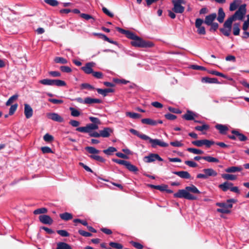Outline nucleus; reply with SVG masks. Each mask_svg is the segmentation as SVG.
Here are the masks:
<instances>
[{
	"instance_id": "nucleus-58",
	"label": "nucleus",
	"mask_w": 249,
	"mask_h": 249,
	"mask_svg": "<svg viewBox=\"0 0 249 249\" xmlns=\"http://www.w3.org/2000/svg\"><path fill=\"white\" fill-rule=\"evenodd\" d=\"M78 233L79 234L84 237H90L92 235L91 233L86 231L82 230H79L78 231Z\"/></svg>"
},
{
	"instance_id": "nucleus-60",
	"label": "nucleus",
	"mask_w": 249,
	"mask_h": 249,
	"mask_svg": "<svg viewBox=\"0 0 249 249\" xmlns=\"http://www.w3.org/2000/svg\"><path fill=\"white\" fill-rule=\"evenodd\" d=\"M217 211L219 213H224V214L230 213L231 212L230 209L224 208H218L217 209Z\"/></svg>"
},
{
	"instance_id": "nucleus-39",
	"label": "nucleus",
	"mask_w": 249,
	"mask_h": 249,
	"mask_svg": "<svg viewBox=\"0 0 249 249\" xmlns=\"http://www.w3.org/2000/svg\"><path fill=\"white\" fill-rule=\"evenodd\" d=\"M233 34L234 36H238L240 34V24L238 23H235L233 26Z\"/></svg>"
},
{
	"instance_id": "nucleus-62",
	"label": "nucleus",
	"mask_w": 249,
	"mask_h": 249,
	"mask_svg": "<svg viewBox=\"0 0 249 249\" xmlns=\"http://www.w3.org/2000/svg\"><path fill=\"white\" fill-rule=\"evenodd\" d=\"M49 74L53 77H60L61 74L60 72L58 71H50L48 72Z\"/></svg>"
},
{
	"instance_id": "nucleus-46",
	"label": "nucleus",
	"mask_w": 249,
	"mask_h": 249,
	"mask_svg": "<svg viewBox=\"0 0 249 249\" xmlns=\"http://www.w3.org/2000/svg\"><path fill=\"white\" fill-rule=\"evenodd\" d=\"M208 72L209 73L211 74L215 75L216 76H220V77H223L225 78H228L227 75L224 74L222 73H221L220 72L216 71H214V70L208 71Z\"/></svg>"
},
{
	"instance_id": "nucleus-13",
	"label": "nucleus",
	"mask_w": 249,
	"mask_h": 249,
	"mask_svg": "<svg viewBox=\"0 0 249 249\" xmlns=\"http://www.w3.org/2000/svg\"><path fill=\"white\" fill-rule=\"evenodd\" d=\"M172 3L173 4L172 8L173 11L177 14H182L185 10V7L180 4H179L174 1L172 0Z\"/></svg>"
},
{
	"instance_id": "nucleus-29",
	"label": "nucleus",
	"mask_w": 249,
	"mask_h": 249,
	"mask_svg": "<svg viewBox=\"0 0 249 249\" xmlns=\"http://www.w3.org/2000/svg\"><path fill=\"white\" fill-rule=\"evenodd\" d=\"M129 131L133 134L138 136V137H139L140 138H141L142 140H146V139H148L147 135H146L145 134H141L139 131H138L137 130H136L134 129L131 128L129 130Z\"/></svg>"
},
{
	"instance_id": "nucleus-30",
	"label": "nucleus",
	"mask_w": 249,
	"mask_h": 249,
	"mask_svg": "<svg viewBox=\"0 0 249 249\" xmlns=\"http://www.w3.org/2000/svg\"><path fill=\"white\" fill-rule=\"evenodd\" d=\"M141 122L143 124H149L153 126L156 125L158 124L157 121L152 120L150 118H144L141 120Z\"/></svg>"
},
{
	"instance_id": "nucleus-36",
	"label": "nucleus",
	"mask_w": 249,
	"mask_h": 249,
	"mask_svg": "<svg viewBox=\"0 0 249 249\" xmlns=\"http://www.w3.org/2000/svg\"><path fill=\"white\" fill-rule=\"evenodd\" d=\"M56 249H72L70 245L64 242H59L57 244Z\"/></svg>"
},
{
	"instance_id": "nucleus-49",
	"label": "nucleus",
	"mask_w": 249,
	"mask_h": 249,
	"mask_svg": "<svg viewBox=\"0 0 249 249\" xmlns=\"http://www.w3.org/2000/svg\"><path fill=\"white\" fill-rule=\"evenodd\" d=\"M43 140L47 142H53L54 140L53 137L49 134V133H46L44 136H43Z\"/></svg>"
},
{
	"instance_id": "nucleus-50",
	"label": "nucleus",
	"mask_w": 249,
	"mask_h": 249,
	"mask_svg": "<svg viewBox=\"0 0 249 249\" xmlns=\"http://www.w3.org/2000/svg\"><path fill=\"white\" fill-rule=\"evenodd\" d=\"M47 209L45 208H41L39 209H37L34 211V213L35 214H39L42 213H47Z\"/></svg>"
},
{
	"instance_id": "nucleus-56",
	"label": "nucleus",
	"mask_w": 249,
	"mask_h": 249,
	"mask_svg": "<svg viewBox=\"0 0 249 249\" xmlns=\"http://www.w3.org/2000/svg\"><path fill=\"white\" fill-rule=\"evenodd\" d=\"M112 161H114V162H116L119 164L123 165L125 166H126V165L128 162V161L117 159H113Z\"/></svg>"
},
{
	"instance_id": "nucleus-64",
	"label": "nucleus",
	"mask_w": 249,
	"mask_h": 249,
	"mask_svg": "<svg viewBox=\"0 0 249 249\" xmlns=\"http://www.w3.org/2000/svg\"><path fill=\"white\" fill-rule=\"evenodd\" d=\"M89 119L93 124H96L99 125L101 124V121L98 118L89 117Z\"/></svg>"
},
{
	"instance_id": "nucleus-61",
	"label": "nucleus",
	"mask_w": 249,
	"mask_h": 249,
	"mask_svg": "<svg viewBox=\"0 0 249 249\" xmlns=\"http://www.w3.org/2000/svg\"><path fill=\"white\" fill-rule=\"evenodd\" d=\"M41 150L43 153H53L51 148L48 146H44L41 148Z\"/></svg>"
},
{
	"instance_id": "nucleus-41",
	"label": "nucleus",
	"mask_w": 249,
	"mask_h": 249,
	"mask_svg": "<svg viewBox=\"0 0 249 249\" xmlns=\"http://www.w3.org/2000/svg\"><path fill=\"white\" fill-rule=\"evenodd\" d=\"M187 150L195 154L201 155L204 154V152L202 150L194 148H188Z\"/></svg>"
},
{
	"instance_id": "nucleus-24",
	"label": "nucleus",
	"mask_w": 249,
	"mask_h": 249,
	"mask_svg": "<svg viewBox=\"0 0 249 249\" xmlns=\"http://www.w3.org/2000/svg\"><path fill=\"white\" fill-rule=\"evenodd\" d=\"M51 86H56L57 87H63L66 86V83L62 80L51 79Z\"/></svg>"
},
{
	"instance_id": "nucleus-1",
	"label": "nucleus",
	"mask_w": 249,
	"mask_h": 249,
	"mask_svg": "<svg viewBox=\"0 0 249 249\" xmlns=\"http://www.w3.org/2000/svg\"><path fill=\"white\" fill-rule=\"evenodd\" d=\"M116 29L120 33L125 35L127 38L131 39L130 44L133 47L151 48L154 46V44L152 42L143 40L131 31L125 30L118 27H116Z\"/></svg>"
},
{
	"instance_id": "nucleus-52",
	"label": "nucleus",
	"mask_w": 249,
	"mask_h": 249,
	"mask_svg": "<svg viewBox=\"0 0 249 249\" xmlns=\"http://www.w3.org/2000/svg\"><path fill=\"white\" fill-rule=\"evenodd\" d=\"M60 71L63 72L71 73L72 71L71 69L67 66H62L59 68Z\"/></svg>"
},
{
	"instance_id": "nucleus-26",
	"label": "nucleus",
	"mask_w": 249,
	"mask_h": 249,
	"mask_svg": "<svg viewBox=\"0 0 249 249\" xmlns=\"http://www.w3.org/2000/svg\"><path fill=\"white\" fill-rule=\"evenodd\" d=\"M231 133L235 135L239 141L244 142L247 140V137L243 134L242 133H240L238 131L236 130H232L231 131Z\"/></svg>"
},
{
	"instance_id": "nucleus-3",
	"label": "nucleus",
	"mask_w": 249,
	"mask_h": 249,
	"mask_svg": "<svg viewBox=\"0 0 249 249\" xmlns=\"http://www.w3.org/2000/svg\"><path fill=\"white\" fill-rule=\"evenodd\" d=\"M246 13V4H242L239 6L238 9L235 12V13L228 19L232 22L236 19L242 20Z\"/></svg>"
},
{
	"instance_id": "nucleus-16",
	"label": "nucleus",
	"mask_w": 249,
	"mask_h": 249,
	"mask_svg": "<svg viewBox=\"0 0 249 249\" xmlns=\"http://www.w3.org/2000/svg\"><path fill=\"white\" fill-rule=\"evenodd\" d=\"M93 62L87 63L85 66L81 68V70L83 71L86 74H91L93 72L92 67L94 66Z\"/></svg>"
},
{
	"instance_id": "nucleus-45",
	"label": "nucleus",
	"mask_w": 249,
	"mask_h": 249,
	"mask_svg": "<svg viewBox=\"0 0 249 249\" xmlns=\"http://www.w3.org/2000/svg\"><path fill=\"white\" fill-rule=\"evenodd\" d=\"M203 160L209 162H219V160L216 158L212 157L211 156H205Z\"/></svg>"
},
{
	"instance_id": "nucleus-21",
	"label": "nucleus",
	"mask_w": 249,
	"mask_h": 249,
	"mask_svg": "<svg viewBox=\"0 0 249 249\" xmlns=\"http://www.w3.org/2000/svg\"><path fill=\"white\" fill-rule=\"evenodd\" d=\"M233 184L231 182L225 181L224 183L218 185V188L222 190L223 192H226L228 190H230Z\"/></svg>"
},
{
	"instance_id": "nucleus-11",
	"label": "nucleus",
	"mask_w": 249,
	"mask_h": 249,
	"mask_svg": "<svg viewBox=\"0 0 249 249\" xmlns=\"http://www.w3.org/2000/svg\"><path fill=\"white\" fill-rule=\"evenodd\" d=\"M237 202V200L234 199V198H231L228 199L227 200V203H220V202H217L216 203V205L217 206L220 207L221 208H227V209H231L232 207V203H235Z\"/></svg>"
},
{
	"instance_id": "nucleus-57",
	"label": "nucleus",
	"mask_w": 249,
	"mask_h": 249,
	"mask_svg": "<svg viewBox=\"0 0 249 249\" xmlns=\"http://www.w3.org/2000/svg\"><path fill=\"white\" fill-rule=\"evenodd\" d=\"M18 106L17 104L12 105L9 109V115H12L16 111Z\"/></svg>"
},
{
	"instance_id": "nucleus-38",
	"label": "nucleus",
	"mask_w": 249,
	"mask_h": 249,
	"mask_svg": "<svg viewBox=\"0 0 249 249\" xmlns=\"http://www.w3.org/2000/svg\"><path fill=\"white\" fill-rule=\"evenodd\" d=\"M221 176L223 178L226 180H234L237 178L236 176L232 174H223Z\"/></svg>"
},
{
	"instance_id": "nucleus-31",
	"label": "nucleus",
	"mask_w": 249,
	"mask_h": 249,
	"mask_svg": "<svg viewBox=\"0 0 249 249\" xmlns=\"http://www.w3.org/2000/svg\"><path fill=\"white\" fill-rule=\"evenodd\" d=\"M202 82L206 83H216L219 84L218 80L216 78H210L208 77H204L202 78Z\"/></svg>"
},
{
	"instance_id": "nucleus-23",
	"label": "nucleus",
	"mask_w": 249,
	"mask_h": 249,
	"mask_svg": "<svg viewBox=\"0 0 249 249\" xmlns=\"http://www.w3.org/2000/svg\"><path fill=\"white\" fill-rule=\"evenodd\" d=\"M202 171L205 173L207 178L211 176L215 177L217 175V172L212 168L204 169Z\"/></svg>"
},
{
	"instance_id": "nucleus-33",
	"label": "nucleus",
	"mask_w": 249,
	"mask_h": 249,
	"mask_svg": "<svg viewBox=\"0 0 249 249\" xmlns=\"http://www.w3.org/2000/svg\"><path fill=\"white\" fill-rule=\"evenodd\" d=\"M59 216L61 219L65 221L70 220L73 218L72 214L68 212L60 214Z\"/></svg>"
},
{
	"instance_id": "nucleus-44",
	"label": "nucleus",
	"mask_w": 249,
	"mask_h": 249,
	"mask_svg": "<svg viewBox=\"0 0 249 249\" xmlns=\"http://www.w3.org/2000/svg\"><path fill=\"white\" fill-rule=\"evenodd\" d=\"M18 97V94H15L11 97H10L9 99L6 102V106H9L12 104L14 101L16 100Z\"/></svg>"
},
{
	"instance_id": "nucleus-20",
	"label": "nucleus",
	"mask_w": 249,
	"mask_h": 249,
	"mask_svg": "<svg viewBox=\"0 0 249 249\" xmlns=\"http://www.w3.org/2000/svg\"><path fill=\"white\" fill-rule=\"evenodd\" d=\"M215 128L219 131V133L222 135H225L229 130L228 127L226 125L222 124H216Z\"/></svg>"
},
{
	"instance_id": "nucleus-59",
	"label": "nucleus",
	"mask_w": 249,
	"mask_h": 249,
	"mask_svg": "<svg viewBox=\"0 0 249 249\" xmlns=\"http://www.w3.org/2000/svg\"><path fill=\"white\" fill-rule=\"evenodd\" d=\"M80 16L81 18H82L87 20H88L90 19H92L94 21L95 20L94 18L92 16L89 15V14L82 13V14H80Z\"/></svg>"
},
{
	"instance_id": "nucleus-6",
	"label": "nucleus",
	"mask_w": 249,
	"mask_h": 249,
	"mask_svg": "<svg viewBox=\"0 0 249 249\" xmlns=\"http://www.w3.org/2000/svg\"><path fill=\"white\" fill-rule=\"evenodd\" d=\"M232 22L227 19L223 24L224 28H220V31L225 36H229L230 35Z\"/></svg>"
},
{
	"instance_id": "nucleus-2",
	"label": "nucleus",
	"mask_w": 249,
	"mask_h": 249,
	"mask_svg": "<svg viewBox=\"0 0 249 249\" xmlns=\"http://www.w3.org/2000/svg\"><path fill=\"white\" fill-rule=\"evenodd\" d=\"M199 194L200 192L196 186L192 184L190 186H186L184 189L179 190L178 192L174 194L175 198H185L189 200H195L197 199V197L190 194Z\"/></svg>"
},
{
	"instance_id": "nucleus-34",
	"label": "nucleus",
	"mask_w": 249,
	"mask_h": 249,
	"mask_svg": "<svg viewBox=\"0 0 249 249\" xmlns=\"http://www.w3.org/2000/svg\"><path fill=\"white\" fill-rule=\"evenodd\" d=\"M243 170L241 166H231L227 168L225 171L228 173H235L240 172Z\"/></svg>"
},
{
	"instance_id": "nucleus-15",
	"label": "nucleus",
	"mask_w": 249,
	"mask_h": 249,
	"mask_svg": "<svg viewBox=\"0 0 249 249\" xmlns=\"http://www.w3.org/2000/svg\"><path fill=\"white\" fill-rule=\"evenodd\" d=\"M216 14L215 13L210 14L207 16H206L205 20H203V23L206 24V25H210L213 22V21L216 18Z\"/></svg>"
},
{
	"instance_id": "nucleus-9",
	"label": "nucleus",
	"mask_w": 249,
	"mask_h": 249,
	"mask_svg": "<svg viewBox=\"0 0 249 249\" xmlns=\"http://www.w3.org/2000/svg\"><path fill=\"white\" fill-rule=\"evenodd\" d=\"M203 20L201 18H196L195 21L196 27L197 29V32L199 35H205L206 31L204 26H202Z\"/></svg>"
},
{
	"instance_id": "nucleus-42",
	"label": "nucleus",
	"mask_w": 249,
	"mask_h": 249,
	"mask_svg": "<svg viewBox=\"0 0 249 249\" xmlns=\"http://www.w3.org/2000/svg\"><path fill=\"white\" fill-rule=\"evenodd\" d=\"M116 151L117 149L116 148L110 146L107 149L104 150L103 152L107 155H111L113 152Z\"/></svg>"
},
{
	"instance_id": "nucleus-63",
	"label": "nucleus",
	"mask_w": 249,
	"mask_h": 249,
	"mask_svg": "<svg viewBox=\"0 0 249 249\" xmlns=\"http://www.w3.org/2000/svg\"><path fill=\"white\" fill-rule=\"evenodd\" d=\"M168 109L169 111L174 113L180 114L182 112V111L179 109L174 108L171 107H169Z\"/></svg>"
},
{
	"instance_id": "nucleus-27",
	"label": "nucleus",
	"mask_w": 249,
	"mask_h": 249,
	"mask_svg": "<svg viewBox=\"0 0 249 249\" xmlns=\"http://www.w3.org/2000/svg\"><path fill=\"white\" fill-rule=\"evenodd\" d=\"M96 90L98 93L102 95L104 97L107 96L108 93L114 92V89L111 88L102 89H96Z\"/></svg>"
},
{
	"instance_id": "nucleus-55",
	"label": "nucleus",
	"mask_w": 249,
	"mask_h": 249,
	"mask_svg": "<svg viewBox=\"0 0 249 249\" xmlns=\"http://www.w3.org/2000/svg\"><path fill=\"white\" fill-rule=\"evenodd\" d=\"M237 0H234L230 4V10L233 11L235 10L238 7V4L237 3Z\"/></svg>"
},
{
	"instance_id": "nucleus-10",
	"label": "nucleus",
	"mask_w": 249,
	"mask_h": 249,
	"mask_svg": "<svg viewBox=\"0 0 249 249\" xmlns=\"http://www.w3.org/2000/svg\"><path fill=\"white\" fill-rule=\"evenodd\" d=\"M156 160L162 161L163 159L158 154H150L148 156L144 157V161L145 162H152Z\"/></svg>"
},
{
	"instance_id": "nucleus-43",
	"label": "nucleus",
	"mask_w": 249,
	"mask_h": 249,
	"mask_svg": "<svg viewBox=\"0 0 249 249\" xmlns=\"http://www.w3.org/2000/svg\"><path fill=\"white\" fill-rule=\"evenodd\" d=\"M126 115L132 119H138L142 117V115L139 113L131 112H126Z\"/></svg>"
},
{
	"instance_id": "nucleus-18",
	"label": "nucleus",
	"mask_w": 249,
	"mask_h": 249,
	"mask_svg": "<svg viewBox=\"0 0 249 249\" xmlns=\"http://www.w3.org/2000/svg\"><path fill=\"white\" fill-rule=\"evenodd\" d=\"M173 173L183 179H190L191 178V175L187 171H174Z\"/></svg>"
},
{
	"instance_id": "nucleus-37",
	"label": "nucleus",
	"mask_w": 249,
	"mask_h": 249,
	"mask_svg": "<svg viewBox=\"0 0 249 249\" xmlns=\"http://www.w3.org/2000/svg\"><path fill=\"white\" fill-rule=\"evenodd\" d=\"M125 167L131 172L136 173L138 171V168L135 165L132 164L129 161H128Z\"/></svg>"
},
{
	"instance_id": "nucleus-54",
	"label": "nucleus",
	"mask_w": 249,
	"mask_h": 249,
	"mask_svg": "<svg viewBox=\"0 0 249 249\" xmlns=\"http://www.w3.org/2000/svg\"><path fill=\"white\" fill-rule=\"evenodd\" d=\"M57 233L61 235L62 237H69L70 236V233L66 231V230H57L56 231Z\"/></svg>"
},
{
	"instance_id": "nucleus-14",
	"label": "nucleus",
	"mask_w": 249,
	"mask_h": 249,
	"mask_svg": "<svg viewBox=\"0 0 249 249\" xmlns=\"http://www.w3.org/2000/svg\"><path fill=\"white\" fill-rule=\"evenodd\" d=\"M39 221L44 224L51 225L53 223V219L48 215L43 214L39 216Z\"/></svg>"
},
{
	"instance_id": "nucleus-53",
	"label": "nucleus",
	"mask_w": 249,
	"mask_h": 249,
	"mask_svg": "<svg viewBox=\"0 0 249 249\" xmlns=\"http://www.w3.org/2000/svg\"><path fill=\"white\" fill-rule=\"evenodd\" d=\"M44 1L47 4L52 6H56L59 4L58 1L56 0H44Z\"/></svg>"
},
{
	"instance_id": "nucleus-28",
	"label": "nucleus",
	"mask_w": 249,
	"mask_h": 249,
	"mask_svg": "<svg viewBox=\"0 0 249 249\" xmlns=\"http://www.w3.org/2000/svg\"><path fill=\"white\" fill-rule=\"evenodd\" d=\"M225 17V13L222 8H219L218 10V17L217 20L220 22L222 23L224 21Z\"/></svg>"
},
{
	"instance_id": "nucleus-4",
	"label": "nucleus",
	"mask_w": 249,
	"mask_h": 249,
	"mask_svg": "<svg viewBox=\"0 0 249 249\" xmlns=\"http://www.w3.org/2000/svg\"><path fill=\"white\" fill-rule=\"evenodd\" d=\"M85 149L89 153L92 154L89 156V157L91 159L94 160L101 162H105L106 160L100 156L95 155L100 153V151L99 150H97L95 147L92 146H87L85 147Z\"/></svg>"
},
{
	"instance_id": "nucleus-19",
	"label": "nucleus",
	"mask_w": 249,
	"mask_h": 249,
	"mask_svg": "<svg viewBox=\"0 0 249 249\" xmlns=\"http://www.w3.org/2000/svg\"><path fill=\"white\" fill-rule=\"evenodd\" d=\"M113 132V129L110 127H105L103 130H100V137L108 138Z\"/></svg>"
},
{
	"instance_id": "nucleus-35",
	"label": "nucleus",
	"mask_w": 249,
	"mask_h": 249,
	"mask_svg": "<svg viewBox=\"0 0 249 249\" xmlns=\"http://www.w3.org/2000/svg\"><path fill=\"white\" fill-rule=\"evenodd\" d=\"M53 60L55 63H58V64H66L68 63V60L64 57H59V56L55 57L54 58Z\"/></svg>"
},
{
	"instance_id": "nucleus-12",
	"label": "nucleus",
	"mask_w": 249,
	"mask_h": 249,
	"mask_svg": "<svg viewBox=\"0 0 249 249\" xmlns=\"http://www.w3.org/2000/svg\"><path fill=\"white\" fill-rule=\"evenodd\" d=\"M47 117L53 121L62 123L64 122V119L56 113H49L47 114Z\"/></svg>"
},
{
	"instance_id": "nucleus-47",
	"label": "nucleus",
	"mask_w": 249,
	"mask_h": 249,
	"mask_svg": "<svg viewBox=\"0 0 249 249\" xmlns=\"http://www.w3.org/2000/svg\"><path fill=\"white\" fill-rule=\"evenodd\" d=\"M129 243L137 249H142L143 248V246L139 242L131 241Z\"/></svg>"
},
{
	"instance_id": "nucleus-40",
	"label": "nucleus",
	"mask_w": 249,
	"mask_h": 249,
	"mask_svg": "<svg viewBox=\"0 0 249 249\" xmlns=\"http://www.w3.org/2000/svg\"><path fill=\"white\" fill-rule=\"evenodd\" d=\"M210 128V126L206 124H202V125H197L195 127V130L203 132L204 130H207Z\"/></svg>"
},
{
	"instance_id": "nucleus-32",
	"label": "nucleus",
	"mask_w": 249,
	"mask_h": 249,
	"mask_svg": "<svg viewBox=\"0 0 249 249\" xmlns=\"http://www.w3.org/2000/svg\"><path fill=\"white\" fill-rule=\"evenodd\" d=\"M148 186L151 188L155 189L161 192L164 191V190H166V188H168V185L166 184H162L161 185L148 184Z\"/></svg>"
},
{
	"instance_id": "nucleus-7",
	"label": "nucleus",
	"mask_w": 249,
	"mask_h": 249,
	"mask_svg": "<svg viewBox=\"0 0 249 249\" xmlns=\"http://www.w3.org/2000/svg\"><path fill=\"white\" fill-rule=\"evenodd\" d=\"M192 143L193 144L197 147H201L204 145L206 148H210L212 145L215 143L214 141L207 139L193 141Z\"/></svg>"
},
{
	"instance_id": "nucleus-48",
	"label": "nucleus",
	"mask_w": 249,
	"mask_h": 249,
	"mask_svg": "<svg viewBox=\"0 0 249 249\" xmlns=\"http://www.w3.org/2000/svg\"><path fill=\"white\" fill-rule=\"evenodd\" d=\"M109 245L111 247L116 249H122L123 248V246L121 244L116 242H111L109 243Z\"/></svg>"
},
{
	"instance_id": "nucleus-5",
	"label": "nucleus",
	"mask_w": 249,
	"mask_h": 249,
	"mask_svg": "<svg viewBox=\"0 0 249 249\" xmlns=\"http://www.w3.org/2000/svg\"><path fill=\"white\" fill-rule=\"evenodd\" d=\"M98 125L99 124H98L93 123L89 124L85 126L77 127L76 129V130L82 133L90 132V131H91L93 130H96L98 129Z\"/></svg>"
},
{
	"instance_id": "nucleus-25",
	"label": "nucleus",
	"mask_w": 249,
	"mask_h": 249,
	"mask_svg": "<svg viewBox=\"0 0 249 249\" xmlns=\"http://www.w3.org/2000/svg\"><path fill=\"white\" fill-rule=\"evenodd\" d=\"M102 103V101L99 99L92 98L90 97H86L84 99V104H100Z\"/></svg>"
},
{
	"instance_id": "nucleus-8",
	"label": "nucleus",
	"mask_w": 249,
	"mask_h": 249,
	"mask_svg": "<svg viewBox=\"0 0 249 249\" xmlns=\"http://www.w3.org/2000/svg\"><path fill=\"white\" fill-rule=\"evenodd\" d=\"M148 139L146 140H148L149 142L151 143V146L153 148H156L157 145H159L162 147H166L168 146V144L165 142L159 139H152L147 136Z\"/></svg>"
},
{
	"instance_id": "nucleus-22",
	"label": "nucleus",
	"mask_w": 249,
	"mask_h": 249,
	"mask_svg": "<svg viewBox=\"0 0 249 249\" xmlns=\"http://www.w3.org/2000/svg\"><path fill=\"white\" fill-rule=\"evenodd\" d=\"M196 114L192 111L187 110L186 113L182 116V118L187 121L194 120Z\"/></svg>"
},
{
	"instance_id": "nucleus-17",
	"label": "nucleus",
	"mask_w": 249,
	"mask_h": 249,
	"mask_svg": "<svg viewBox=\"0 0 249 249\" xmlns=\"http://www.w3.org/2000/svg\"><path fill=\"white\" fill-rule=\"evenodd\" d=\"M24 114L27 119H29L33 116V110L31 107L27 104H24Z\"/></svg>"
},
{
	"instance_id": "nucleus-51",
	"label": "nucleus",
	"mask_w": 249,
	"mask_h": 249,
	"mask_svg": "<svg viewBox=\"0 0 249 249\" xmlns=\"http://www.w3.org/2000/svg\"><path fill=\"white\" fill-rule=\"evenodd\" d=\"M70 110L71 111V115L73 117H78L80 115V111L74 107H70Z\"/></svg>"
}]
</instances>
